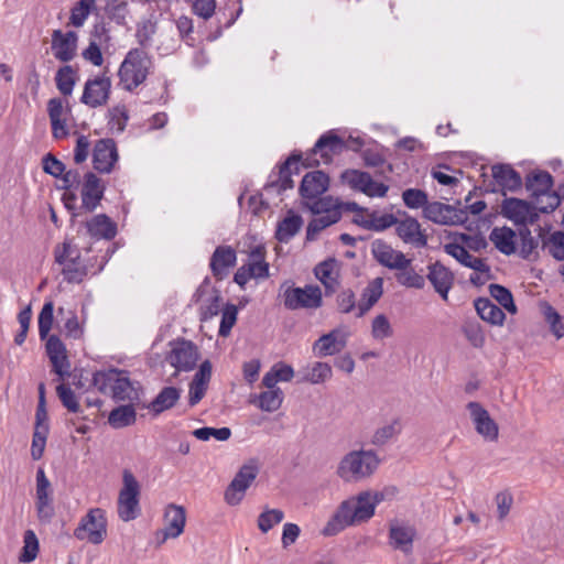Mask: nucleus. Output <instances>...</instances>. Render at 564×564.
Returning <instances> with one entry per match:
<instances>
[{
	"instance_id": "39448f33",
	"label": "nucleus",
	"mask_w": 564,
	"mask_h": 564,
	"mask_svg": "<svg viewBox=\"0 0 564 564\" xmlns=\"http://www.w3.org/2000/svg\"><path fill=\"white\" fill-rule=\"evenodd\" d=\"M123 486L119 491L118 497V516L124 521H131L140 514V485L133 474L124 469L122 475Z\"/></svg>"
},
{
	"instance_id": "c9c22d12",
	"label": "nucleus",
	"mask_w": 564,
	"mask_h": 564,
	"mask_svg": "<svg viewBox=\"0 0 564 564\" xmlns=\"http://www.w3.org/2000/svg\"><path fill=\"white\" fill-rule=\"evenodd\" d=\"M315 217L308 223L306 228V239L314 240L316 236L325 228L336 224L341 218L340 212L329 214H314Z\"/></svg>"
},
{
	"instance_id": "a211bd4d",
	"label": "nucleus",
	"mask_w": 564,
	"mask_h": 564,
	"mask_svg": "<svg viewBox=\"0 0 564 564\" xmlns=\"http://www.w3.org/2000/svg\"><path fill=\"white\" fill-rule=\"evenodd\" d=\"M395 232L404 243L416 248H424L427 245V236L421 229L420 223L411 216L397 219Z\"/></svg>"
},
{
	"instance_id": "4be33fe9",
	"label": "nucleus",
	"mask_w": 564,
	"mask_h": 564,
	"mask_svg": "<svg viewBox=\"0 0 564 564\" xmlns=\"http://www.w3.org/2000/svg\"><path fill=\"white\" fill-rule=\"evenodd\" d=\"M426 278L443 300L447 301L448 292L454 284V274L441 262L432 263L427 267Z\"/></svg>"
},
{
	"instance_id": "6ab92c4d",
	"label": "nucleus",
	"mask_w": 564,
	"mask_h": 564,
	"mask_svg": "<svg viewBox=\"0 0 564 564\" xmlns=\"http://www.w3.org/2000/svg\"><path fill=\"white\" fill-rule=\"evenodd\" d=\"M78 35L74 31L63 33L54 30L52 33V50L56 59L67 63L76 55Z\"/></svg>"
},
{
	"instance_id": "e433bc0d",
	"label": "nucleus",
	"mask_w": 564,
	"mask_h": 564,
	"mask_svg": "<svg viewBox=\"0 0 564 564\" xmlns=\"http://www.w3.org/2000/svg\"><path fill=\"white\" fill-rule=\"evenodd\" d=\"M315 217L308 223L306 228V239L314 240L316 236L325 228L336 224L341 218L340 212L329 214H314Z\"/></svg>"
},
{
	"instance_id": "72a5a7b5",
	"label": "nucleus",
	"mask_w": 564,
	"mask_h": 564,
	"mask_svg": "<svg viewBox=\"0 0 564 564\" xmlns=\"http://www.w3.org/2000/svg\"><path fill=\"white\" fill-rule=\"evenodd\" d=\"M525 186L532 197L541 196L552 189L553 177L546 171H534L527 176Z\"/></svg>"
},
{
	"instance_id": "6e6d98bb",
	"label": "nucleus",
	"mask_w": 564,
	"mask_h": 564,
	"mask_svg": "<svg viewBox=\"0 0 564 564\" xmlns=\"http://www.w3.org/2000/svg\"><path fill=\"white\" fill-rule=\"evenodd\" d=\"M129 116L124 106L118 105L108 111V127L111 131L121 133L127 126Z\"/></svg>"
},
{
	"instance_id": "4468645a",
	"label": "nucleus",
	"mask_w": 564,
	"mask_h": 564,
	"mask_svg": "<svg viewBox=\"0 0 564 564\" xmlns=\"http://www.w3.org/2000/svg\"><path fill=\"white\" fill-rule=\"evenodd\" d=\"M371 253L378 263L391 270L404 269L412 262L403 252L394 250L389 243L380 239L371 243Z\"/></svg>"
},
{
	"instance_id": "4d7b16f0",
	"label": "nucleus",
	"mask_w": 564,
	"mask_h": 564,
	"mask_svg": "<svg viewBox=\"0 0 564 564\" xmlns=\"http://www.w3.org/2000/svg\"><path fill=\"white\" fill-rule=\"evenodd\" d=\"M332 375V367L326 362L318 361L312 366L303 379L313 384H319L330 379Z\"/></svg>"
},
{
	"instance_id": "5701e85b",
	"label": "nucleus",
	"mask_w": 564,
	"mask_h": 564,
	"mask_svg": "<svg viewBox=\"0 0 564 564\" xmlns=\"http://www.w3.org/2000/svg\"><path fill=\"white\" fill-rule=\"evenodd\" d=\"M328 185V175L322 171H314L304 175L300 193L305 199H315L327 191Z\"/></svg>"
},
{
	"instance_id": "09e8293b",
	"label": "nucleus",
	"mask_w": 564,
	"mask_h": 564,
	"mask_svg": "<svg viewBox=\"0 0 564 564\" xmlns=\"http://www.w3.org/2000/svg\"><path fill=\"white\" fill-rule=\"evenodd\" d=\"M462 332L473 347H484L486 338L479 322L476 319H466L462 325Z\"/></svg>"
},
{
	"instance_id": "58836bf2",
	"label": "nucleus",
	"mask_w": 564,
	"mask_h": 564,
	"mask_svg": "<svg viewBox=\"0 0 564 564\" xmlns=\"http://www.w3.org/2000/svg\"><path fill=\"white\" fill-rule=\"evenodd\" d=\"M301 159V155H291L281 166H280V170H279V173H278V176L275 180L271 181L267 188L270 189V188H273V187H278V191L279 192H284L286 189H290V188H293L294 186V183H293V180L291 177L292 175V172H291V165L293 163H297L299 160Z\"/></svg>"
},
{
	"instance_id": "20e7f679",
	"label": "nucleus",
	"mask_w": 564,
	"mask_h": 564,
	"mask_svg": "<svg viewBox=\"0 0 564 564\" xmlns=\"http://www.w3.org/2000/svg\"><path fill=\"white\" fill-rule=\"evenodd\" d=\"M279 295L283 297L284 307L290 311L316 310L323 305L322 290L315 284H306L304 288H300L294 286L292 281H284L280 285Z\"/></svg>"
},
{
	"instance_id": "864d4df0",
	"label": "nucleus",
	"mask_w": 564,
	"mask_h": 564,
	"mask_svg": "<svg viewBox=\"0 0 564 564\" xmlns=\"http://www.w3.org/2000/svg\"><path fill=\"white\" fill-rule=\"evenodd\" d=\"M105 11L108 18L117 24L124 25L127 23V17L129 13L127 1L107 0Z\"/></svg>"
},
{
	"instance_id": "0e129e2a",
	"label": "nucleus",
	"mask_w": 564,
	"mask_h": 564,
	"mask_svg": "<svg viewBox=\"0 0 564 564\" xmlns=\"http://www.w3.org/2000/svg\"><path fill=\"white\" fill-rule=\"evenodd\" d=\"M393 334L392 326L384 314L377 315L371 323V336L376 340H383Z\"/></svg>"
},
{
	"instance_id": "338daca9",
	"label": "nucleus",
	"mask_w": 564,
	"mask_h": 564,
	"mask_svg": "<svg viewBox=\"0 0 564 564\" xmlns=\"http://www.w3.org/2000/svg\"><path fill=\"white\" fill-rule=\"evenodd\" d=\"M402 199L406 207L411 209L423 208L429 204L427 194L417 188H408L402 193Z\"/></svg>"
},
{
	"instance_id": "c03bdc74",
	"label": "nucleus",
	"mask_w": 564,
	"mask_h": 564,
	"mask_svg": "<svg viewBox=\"0 0 564 564\" xmlns=\"http://www.w3.org/2000/svg\"><path fill=\"white\" fill-rule=\"evenodd\" d=\"M77 75L73 66L65 65L56 72L55 82L59 93L64 96H70L76 85Z\"/></svg>"
},
{
	"instance_id": "a878e982",
	"label": "nucleus",
	"mask_w": 564,
	"mask_h": 564,
	"mask_svg": "<svg viewBox=\"0 0 564 564\" xmlns=\"http://www.w3.org/2000/svg\"><path fill=\"white\" fill-rule=\"evenodd\" d=\"M204 294H206L207 297L204 300V303L200 306V319L207 321L216 316L221 311L223 297L218 290H208L207 286L203 285L197 289L194 296H197L196 301H199Z\"/></svg>"
},
{
	"instance_id": "3c124183",
	"label": "nucleus",
	"mask_w": 564,
	"mask_h": 564,
	"mask_svg": "<svg viewBox=\"0 0 564 564\" xmlns=\"http://www.w3.org/2000/svg\"><path fill=\"white\" fill-rule=\"evenodd\" d=\"M401 433V424L398 419L391 423L377 429L371 437V443L382 446Z\"/></svg>"
},
{
	"instance_id": "1a4fd4ad",
	"label": "nucleus",
	"mask_w": 564,
	"mask_h": 564,
	"mask_svg": "<svg viewBox=\"0 0 564 564\" xmlns=\"http://www.w3.org/2000/svg\"><path fill=\"white\" fill-rule=\"evenodd\" d=\"M258 474L259 467L254 460L242 465L225 491V501L230 506L239 505Z\"/></svg>"
},
{
	"instance_id": "603ef678",
	"label": "nucleus",
	"mask_w": 564,
	"mask_h": 564,
	"mask_svg": "<svg viewBox=\"0 0 564 564\" xmlns=\"http://www.w3.org/2000/svg\"><path fill=\"white\" fill-rule=\"evenodd\" d=\"M542 248L546 250L554 259L564 260V232L558 230L551 234L542 241Z\"/></svg>"
},
{
	"instance_id": "393cba45",
	"label": "nucleus",
	"mask_w": 564,
	"mask_h": 564,
	"mask_svg": "<svg viewBox=\"0 0 564 564\" xmlns=\"http://www.w3.org/2000/svg\"><path fill=\"white\" fill-rule=\"evenodd\" d=\"M87 234L95 239L110 240L117 235V225L106 214H99L83 223Z\"/></svg>"
},
{
	"instance_id": "cd10ccee",
	"label": "nucleus",
	"mask_w": 564,
	"mask_h": 564,
	"mask_svg": "<svg viewBox=\"0 0 564 564\" xmlns=\"http://www.w3.org/2000/svg\"><path fill=\"white\" fill-rule=\"evenodd\" d=\"M236 251L229 246H219L210 259V269L215 276H223L236 264Z\"/></svg>"
},
{
	"instance_id": "f704fd0d",
	"label": "nucleus",
	"mask_w": 564,
	"mask_h": 564,
	"mask_svg": "<svg viewBox=\"0 0 564 564\" xmlns=\"http://www.w3.org/2000/svg\"><path fill=\"white\" fill-rule=\"evenodd\" d=\"M137 412L132 404H124L115 408L108 416V423L113 429H123L134 424Z\"/></svg>"
},
{
	"instance_id": "79ce46f5",
	"label": "nucleus",
	"mask_w": 564,
	"mask_h": 564,
	"mask_svg": "<svg viewBox=\"0 0 564 564\" xmlns=\"http://www.w3.org/2000/svg\"><path fill=\"white\" fill-rule=\"evenodd\" d=\"M397 217L392 214L377 215L372 213L367 219L355 218V223L360 225L362 228L375 231H382L397 224Z\"/></svg>"
},
{
	"instance_id": "2f4dec72",
	"label": "nucleus",
	"mask_w": 564,
	"mask_h": 564,
	"mask_svg": "<svg viewBox=\"0 0 564 564\" xmlns=\"http://www.w3.org/2000/svg\"><path fill=\"white\" fill-rule=\"evenodd\" d=\"M181 398V389L164 387L149 404L150 411L155 415L172 409Z\"/></svg>"
},
{
	"instance_id": "9b49d317",
	"label": "nucleus",
	"mask_w": 564,
	"mask_h": 564,
	"mask_svg": "<svg viewBox=\"0 0 564 564\" xmlns=\"http://www.w3.org/2000/svg\"><path fill=\"white\" fill-rule=\"evenodd\" d=\"M106 525L104 510L99 508L91 509L75 530V536L80 540L87 538L89 542L99 544L106 535Z\"/></svg>"
},
{
	"instance_id": "6e6552de",
	"label": "nucleus",
	"mask_w": 564,
	"mask_h": 564,
	"mask_svg": "<svg viewBox=\"0 0 564 564\" xmlns=\"http://www.w3.org/2000/svg\"><path fill=\"white\" fill-rule=\"evenodd\" d=\"M106 186L104 181L93 172H86L80 183V199L78 212L74 216H80L83 213H94L104 198Z\"/></svg>"
},
{
	"instance_id": "7ed1b4c3",
	"label": "nucleus",
	"mask_w": 564,
	"mask_h": 564,
	"mask_svg": "<svg viewBox=\"0 0 564 564\" xmlns=\"http://www.w3.org/2000/svg\"><path fill=\"white\" fill-rule=\"evenodd\" d=\"M379 463L373 451H352L343 457L337 474L346 481H358L371 476Z\"/></svg>"
},
{
	"instance_id": "9d476101",
	"label": "nucleus",
	"mask_w": 564,
	"mask_h": 564,
	"mask_svg": "<svg viewBox=\"0 0 564 564\" xmlns=\"http://www.w3.org/2000/svg\"><path fill=\"white\" fill-rule=\"evenodd\" d=\"M171 351L169 352L166 360L176 369V372L191 371L195 368L199 352L197 346L186 339H178L171 343Z\"/></svg>"
},
{
	"instance_id": "ea45409f",
	"label": "nucleus",
	"mask_w": 564,
	"mask_h": 564,
	"mask_svg": "<svg viewBox=\"0 0 564 564\" xmlns=\"http://www.w3.org/2000/svg\"><path fill=\"white\" fill-rule=\"evenodd\" d=\"M252 279H267L269 276V264L264 261V248L254 247L250 252V262L246 265Z\"/></svg>"
},
{
	"instance_id": "a19ab883",
	"label": "nucleus",
	"mask_w": 564,
	"mask_h": 564,
	"mask_svg": "<svg viewBox=\"0 0 564 564\" xmlns=\"http://www.w3.org/2000/svg\"><path fill=\"white\" fill-rule=\"evenodd\" d=\"M340 178L343 183L348 185L351 189L361 193L367 192L371 185V175L359 170H346L341 173Z\"/></svg>"
},
{
	"instance_id": "13d9d810",
	"label": "nucleus",
	"mask_w": 564,
	"mask_h": 564,
	"mask_svg": "<svg viewBox=\"0 0 564 564\" xmlns=\"http://www.w3.org/2000/svg\"><path fill=\"white\" fill-rule=\"evenodd\" d=\"M23 549L20 555V561L30 563L35 560L39 552V540L32 530H26L23 536Z\"/></svg>"
},
{
	"instance_id": "774afa93",
	"label": "nucleus",
	"mask_w": 564,
	"mask_h": 564,
	"mask_svg": "<svg viewBox=\"0 0 564 564\" xmlns=\"http://www.w3.org/2000/svg\"><path fill=\"white\" fill-rule=\"evenodd\" d=\"M54 257L57 263L78 261L80 260V251L70 242L64 241L62 245L56 246Z\"/></svg>"
},
{
	"instance_id": "bb28decb",
	"label": "nucleus",
	"mask_w": 564,
	"mask_h": 564,
	"mask_svg": "<svg viewBox=\"0 0 564 564\" xmlns=\"http://www.w3.org/2000/svg\"><path fill=\"white\" fill-rule=\"evenodd\" d=\"M383 279L376 278L371 280L362 290L360 301L357 305V317L364 316L382 296Z\"/></svg>"
},
{
	"instance_id": "680f3d73",
	"label": "nucleus",
	"mask_w": 564,
	"mask_h": 564,
	"mask_svg": "<svg viewBox=\"0 0 564 564\" xmlns=\"http://www.w3.org/2000/svg\"><path fill=\"white\" fill-rule=\"evenodd\" d=\"M59 264L63 265L62 273L68 283H80L87 274V269L80 260Z\"/></svg>"
},
{
	"instance_id": "37998d69",
	"label": "nucleus",
	"mask_w": 564,
	"mask_h": 564,
	"mask_svg": "<svg viewBox=\"0 0 564 564\" xmlns=\"http://www.w3.org/2000/svg\"><path fill=\"white\" fill-rule=\"evenodd\" d=\"M303 225L302 217L296 214L286 216L278 226L276 238L281 242H288L293 238Z\"/></svg>"
},
{
	"instance_id": "69168bd1",
	"label": "nucleus",
	"mask_w": 564,
	"mask_h": 564,
	"mask_svg": "<svg viewBox=\"0 0 564 564\" xmlns=\"http://www.w3.org/2000/svg\"><path fill=\"white\" fill-rule=\"evenodd\" d=\"M199 441H208L210 437H215L217 441L224 442L229 440L231 436V430L229 427H200L196 429L192 433Z\"/></svg>"
},
{
	"instance_id": "f03ea898",
	"label": "nucleus",
	"mask_w": 564,
	"mask_h": 564,
	"mask_svg": "<svg viewBox=\"0 0 564 564\" xmlns=\"http://www.w3.org/2000/svg\"><path fill=\"white\" fill-rule=\"evenodd\" d=\"M153 67L151 56L142 48H131L118 69L119 86L133 91L144 83Z\"/></svg>"
},
{
	"instance_id": "bf43d9fd",
	"label": "nucleus",
	"mask_w": 564,
	"mask_h": 564,
	"mask_svg": "<svg viewBox=\"0 0 564 564\" xmlns=\"http://www.w3.org/2000/svg\"><path fill=\"white\" fill-rule=\"evenodd\" d=\"M284 519V512L280 509H265L258 518V528L262 533L270 531Z\"/></svg>"
},
{
	"instance_id": "412c9836",
	"label": "nucleus",
	"mask_w": 564,
	"mask_h": 564,
	"mask_svg": "<svg viewBox=\"0 0 564 564\" xmlns=\"http://www.w3.org/2000/svg\"><path fill=\"white\" fill-rule=\"evenodd\" d=\"M185 522V509L174 503L169 505L164 512V529L160 533L162 540L180 536L184 531Z\"/></svg>"
},
{
	"instance_id": "052dcab7",
	"label": "nucleus",
	"mask_w": 564,
	"mask_h": 564,
	"mask_svg": "<svg viewBox=\"0 0 564 564\" xmlns=\"http://www.w3.org/2000/svg\"><path fill=\"white\" fill-rule=\"evenodd\" d=\"M561 198L558 194L552 189L534 197V207L544 214L552 213L560 205Z\"/></svg>"
},
{
	"instance_id": "4c0bfd02",
	"label": "nucleus",
	"mask_w": 564,
	"mask_h": 564,
	"mask_svg": "<svg viewBox=\"0 0 564 564\" xmlns=\"http://www.w3.org/2000/svg\"><path fill=\"white\" fill-rule=\"evenodd\" d=\"M315 217L308 223L306 228V239L314 240L316 236L325 228L336 224L341 218L340 212L329 214H314Z\"/></svg>"
},
{
	"instance_id": "dca6fc26",
	"label": "nucleus",
	"mask_w": 564,
	"mask_h": 564,
	"mask_svg": "<svg viewBox=\"0 0 564 564\" xmlns=\"http://www.w3.org/2000/svg\"><path fill=\"white\" fill-rule=\"evenodd\" d=\"M341 263L336 258H327L314 268L315 278L324 285L325 294H334L339 286Z\"/></svg>"
},
{
	"instance_id": "a18cd8bd",
	"label": "nucleus",
	"mask_w": 564,
	"mask_h": 564,
	"mask_svg": "<svg viewBox=\"0 0 564 564\" xmlns=\"http://www.w3.org/2000/svg\"><path fill=\"white\" fill-rule=\"evenodd\" d=\"M110 394L118 401L131 400L132 395L135 394L130 379L122 371H117Z\"/></svg>"
},
{
	"instance_id": "e2e57ef3",
	"label": "nucleus",
	"mask_w": 564,
	"mask_h": 564,
	"mask_svg": "<svg viewBox=\"0 0 564 564\" xmlns=\"http://www.w3.org/2000/svg\"><path fill=\"white\" fill-rule=\"evenodd\" d=\"M53 314H54V304L53 302L44 303L40 314H39V335L43 340L48 336V333L53 325Z\"/></svg>"
},
{
	"instance_id": "7c9ffc66",
	"label": "nucleus",
	"mask_w": 564,
	"mask_h": 564,
	"mask_svg": "<svg viewBox=\"0 0 564 564\" xmlns=\"http://www.w3.org/2000/svg\"><path fill=\"white\" fill-rule=\"evenodd\" d=\"M475 308L479 317L492 325H502L506 314L497 304L487 297H479L475 301Z\"/></svg>"
},
{
	"instance_id": "aec40b11",
	"label": "nucleus",
	"mask_w": 564,
	"mask_h": 564,
	"mask_svg": "<svg viewBox=\"0 0 564 564\" xmlns=\"http://www.w3.org/2000/svg\"><path fill=\"white\" fill-rule=\"evenodd\" d=\"M347 344V335L340 329H333L322 335L313 345L315 356L323 358L340 352Z\"/></svg>"
},
{
	"instance_id": "c756f323",
	"label": "nucleus",
	"mask_w": 564,
	"mask_h": 564,
	"mask_svg": "<svg viewBox=\"0 0 564 564\" xmlns=\"http://www.w3.org/2000/svg\"><path fill=\"white\" fill-rule=\"evenodd\" d=\"M489 239L506 256H510L517 250L516 231L507 226L495 227L489 235Z\"/></svg>"
},
{
	"instance_id": "5fc2aeb1",
	"label": "nucleus",
	"mask_w": 564,
	"mask_h": 564,
	"mask_svg": "<svg viewBox=\"0 0 564 564\" xmlns=\"http://www.w3.org/2000/svg\"><path fill=\"white\" fill-rule=\"evenodd\" d=\"M490 295L509 313L514 314L517 312V306L513 302V296L511 292L500 285V284H490L489 285Z\"/></svg>"
},
{
	"instance_id": "0eeeda50",
	"label": "nucleus",
	"mask_w": 564,
	"mask_h": 564,
	"mask_svg": "<svg viewBox=\"0 0 564 564\" xmlns=\"http://www.w3.org/2000/svg\"><path fill=\"white\" fill-rule=\"evenodd\" d=\"M111 94V77L108 69H105L94 78H88L84 85L80 102L89 108L105 106Z\"/></svg>"
},
{
	"instance_id": "b1692460",
	"label": "nucleus",
	"mask_w": 564,
	"mask_h": 564,
	"mask_svg": "<svg viewBox=\"0 0 564 564\" xmlns=\"http://www.w3.org/2000/svg\"><path fill=\"white\" fill-rule=\"evenodd\" d=\"M414 527L398 521H392L389 528L390 544L404 553H410L415 536Z\"/></svg>"
},
{
	"instance_id": "49530a36",
	"label": "nucleus",
	"mask_w": 564,
	"mask_h": 564,
	"mask_svg": "<svg viewBox=\"0 0 564 564\" xmlns=\"http://www.w3.org/2000/svg\"><path fill=\"white\" fill-rule=\"evenodd\" d=\"M395 280L400 285L410 289L421 290L425 285V278L417 273L411 264L404 269H397Z\"/></svg>"
},
{
	"instance_id": "f8f14e48",
	"label": "nucleus",
	"mask_w": 564,
	"mask_h": 564,
	"mask_svg": "<svg viewBox=\"0 0 564 564\" xmlns=\"http://www.w3.org/2000/svg\"><path fill=\"white\" fill-rule=\"evenodd\" d=\"M36 514L42 523H50L55 514L51 482L47 479L43 468L36 471V494H35Z\"/></svg>"
},
{
	"instance_id": "f257e3e1",
	"label": "nucleus",
	"mask_w": 564,
	"mask_h": 564,
	"mask_svg": "<svg viewBox=\"0 0 564 564\" xmlns=\"http://www.w3.org/2000/svg\"><path fill=\"white\" fill-rule=\"evenodd\" d=\"M375 510L372 491H362L339 505L322 533L325 536L336 535L347 527L368 521L375 514Z\"/></svg>"
},
{
	"instance_id": "de8ad7c7",
	"label": "nucleus",
	"mask_w": 564,
	"mask_h": 564,
	"mask_svg": "<svg viewBox=\"0 0 564 564\" xmlns=\"http://www.w3.org/2000/svg\"><path fill=\"white\" fill-rule=\"evenodd\" d=\"M505 216L517 224L527 221L529 208L528 204L518 198L507 199L503 204Z\"/></svg>"
},
{
	"instance_id": "f3484780",
	"label": "nucleus",
	"mask_w": 564,
	"mask_h": 564,
	"mask_svg": "<svg viewBox=\"0 0 564 564\" xmlns=\"http://www.w3.org/2000/svg\"><path fill=\"white\" fill-rule=\"evenodd\" d=\"M473 423L478 434L488 441L498 438V425L490 417L488 411L478 402L471 401L467 404Z\"/></svg>"
},
{
	"instance_id": "2eb2a0df",
	"label": "nucleus",
	"mask_w": 564,
	"mask_h": 564,
	"mask_svg": "<svg viewBox=\"0 0 564 564\" xmlns=\"http://www.w3.org/2000/svg\"><path fill=\"white\" fill-rule=\"evenodd\" d=\"M119 159L116 142L112 139H100L93 150L94 169L100 173H110Z\"/></svg>"
},
{
	"instance_id": "473e14b6",
	"label": "nucleus",
	"mask_w": 564,
	"mask_h": 564,
	"mask_svg": "<svg viewBox=\"0 0 564 564\" xmlns=\"http://www.w3.org/2000/svg\"><path fill=\"white\" fill-rule=\"evenodd\" d=\"M283 400L284 393L282 390H265L253 395L250 402L261 411L272 413L281 408Z\"/></svg>"
},
{
	"instance_id": "423d86ee",
	"label": "nucleus",
	"mask_w": 564,
	"mask_h": 564,
	"mask_svg": "<svg viewBox=\"0 0 564 564\" xmlns=\"http://www.w3.org/2000/svg\"><path fill=\"white\" fill-rule=\"evenodd\" d=\"M347 148V143L334 131H328L319 137L314 144L311 153L306 156V165H319L321 162L327 164L333 160V155L340 154Z\"/></svg>"
},
{
	"instance_id": "ddd939ff",
	"label": "nucleus",
	"mask_w": 564,
	"mask_h": 564,
	"mask_svg": "<svg viewBox=\"0 0 564 564\" xmlns=\"http://www.w3.org/2000/svg\"><path fill=\"white\" fill-rule=\"evenodd\" d=\"M423 215L426 219L440 225H463L467 221V215L464 209H456L454 206L440 202L429 203Z\"/></svg>"
},
{
	"instance_id": "c85d7f7f",
	"label": "nucleus",
	"mask_w": 564,
	"mask_h": 564,
	"mask_svg": "<svg viewBox=\"0 0 564 564\" xmlns=\"http://www.w3.org/2000/svg\"><path fill=\"white\" fill-rule=\"evenodd\" d=\"M495 181L503 188L516 192L522 186L520 174L508 164H496L491 169Z\"/></svg>"
},
{
	"instance_id": "8fccbe9b",
	"label": "nucleus",
	"mask_w": 564,
	"mask_h": 564,
	"mask_svg": "<svg viewBox=\"0 0 564 564\" xmlns=\"http://www.w3.org/2000/svg\"><path fill=\"white\" fill-rule=\"evenodd\" d=\"M311 200L312 203H307V206L313 214L343 213V203L332 196L317 197Z\"/></svg>"
}]
</instances>
